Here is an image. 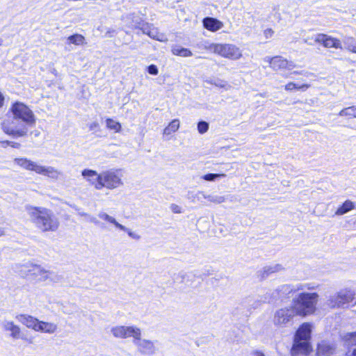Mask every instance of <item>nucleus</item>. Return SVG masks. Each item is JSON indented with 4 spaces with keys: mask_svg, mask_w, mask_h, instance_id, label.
Masks as SVG:
<instances>
[{
    "mask_svg": "<svg viewBox=\"0 0 356 356\" xmlns=\"http://www.w3.org/2000/svg\"><path fill=\"white\" fill-rule=\"evenodd\" d=\"M9 112L13 115L14 118L22 120L26 125L20 129H15L14 120L5 119L1 123L2 131L7 135L15 138L24 137L28 135L27 127H35V117L33 112L25 104L20 102H15L11 104Z\"/></svg>",
    "mask_w": 356,
    "mask_h": 356,
    "instance_id": "nucleus-1",
    "label": "nucleus"
},
{
    "mask_svg": "<svg viewBox=\"0 0 356 356\" xmlns=\"http://www.w3.org/2000/svg\"><path fill=\"white\" fill-rule=\"evenodd\" d=\"M31 221L41 232H55L60 227V222L54 213L46 207H29Z\"/></svg>",
    "mask_w": 356,
    "mask_h": 356,
    "instance_id": "nucleus-2",
    "label": "nucleus"
},
{
    "mask_svg": "<svg viewBox=\"0 0 356 356\" xmlns=\"http://www.w3.org/2000/svg\"><path fill=\"white\" fill-rule=\"evenodd\" d=\"M319 296L316 292H302L292 300L291 307L297 316L305 317L317 310Z\"/></svg>",
    "mask_w": 356,
    "mask_h": 356,
    "instance_id": "nucleus-3",
    "label": "nucleus"
},
{
    "mask_svg": "<svg viewBox=\"0 0 356 356\" xmlns=\"http://www.w3.org/2000/svg\"><path fill=\"white\" fill-rule=\"evenodd\" d=\"M17 273L22 279L33 278L36 282H44L50 277L51 272L45 270L40 265L26 263L18 267Z\"/></svg>",
    "mask_w": 356,
    "mask_h": 356,
    "instance_id": "nucleus-4",
    "label": "nucleus"
},
{
    "mask_svg": "<svg viewBox=\"0 0 356 356\" xmlns=\"http://www.w3.org/2000/svg\"><path fill=\"white\" fill-rule=\"evenodd\" d=\"M122 184L121 177L118 171L107 170L99 174L98 181L94 183L93 186L97 190H101L103 188L114 189Z\"/></svg>",
    "mask_w": 356,
    "mask_h": 356,
    "instance_id": "nucleus-5",
    "label": "nucleus"
},
{
    "mask_svg": "<svg viewBox=\"0 0 356 356\" xmlns=\"http://www.w3.org/2000/svg\"><path fill=\"white\" fill-rule=\"evenodd\" d=\"M14 162L20 168L29 171H33L39 175L47 177H54L58 172L56 169L52 167H45L39 165L35 162L25 157L15 158Z\"/></svg>",
    "mask_w": 356,
    "mask_h": 356,
    "instance_id": "nucleus-6",
    "label": "nucleus"
},
{
    "mask_svg": "<svg viewBox=\"0 0 356 356\" xmlns=\"http://www.w3.org/2000/svg\"><path fill=\"white\" fill-rule=\"evenodd\" d=\"M209 47L213 53L230 60H237L242 56L239 48L232 44L213 43Z\"/></svg>",
    "mask_w": 356,
    "mask_h": 356,
    "instance_id": "nucleus-7",
    "label": "nucleus"
},
{
    "mask_svg": "<svg viewBox=\"0 0 356 356\" xmlns=\"http://www.w3.org/2000/svg\"><path fill=\"white\" fill-rule=\"evenodd\" d=\"M311 337L312 324L308 322L303 323L300 325L295 333L291 347H294L297 345H305L308 347L309 350L313 351V347L310 343Z\"/></svg>",
    "mask_w": 356,
    "mask_h": 356,
    "instance_id": "nucleus-8",
    "label": "nucleus"
},
{
    "mask_svg": "<svg viewBox=\"0 0 356 356\" xmlns=\"http://www.w3.org/2000/svg\"><path fill=\"white\" fill-rule=\"evenodd\" d=\"M297 316L292 307H282L275 311L273 317V323L277 327H285Z\"/></svg>",
    "mask_w": 356,
    "mask_h": 356,
    "instance_id": "nucleus-9",
    "label": "nucleus"
},
{
    "mask_svg": "<svg viewBox=\"0 0 356 356\" xmlns=\"http://www.w3.org/2000/svg\"><path fill=\"white\" fill-rule=\"evenodd\" d=\"M265 61L268 63V67L274 72L291 70L295 67L292 62L280 55L266 57Z\"/></svg>",
    "mask_w": 356,
    "mask_h": 356,
    "instance_id": "nucleus-10",
    "label": "nucleus"
},
{
    "mask_svg": "<svg viewBox=\"0 0 356 356\" xmlns=\"http://www.w3.org/2000/svg\"><path fill=\"white\" fill-rule=\"evenodd\" d=\"M111 332L116 338L126 339L132 337L135 340H140V330L136 327L115 326L111 329Z\"/></svg>",
    "mask_w": 356,
    "mask_h": 356,
    "instance_id": "nucleus-11",
    "label": "nucleus"
},
{
    "mask_svg": "<svg viewBox=\"0 0 356 356\" xmlns=\"http://www.w3.org/2000/svg\"><path fill=\"white\" fill-rule=\"evenodd\" d=\"M314 42L326 49H342V43L340 39L325 33H317L315 35Z\"/></svg>",
    "mask_w": 356,
    "mask_h": 356,
    "instance_id": "nucleus-12",
    "label": "nucleus"
},
{
    "mask_svg": "<svg viewBox=\"0 0 356 356\" xmlns=\"http://www.w3.org/2000/svg\"><path fill=\"white\" fill-rule=\"evenodd\" d=\"M5 330L10 332V337L13 339L21 338L27 344H32L33 343V338H28L21 335V328L18 325H15L13 321L6 323L5 325Z\"/></svg>",
    "mask_w": 356,
    "mask_h": 356,
    "instance_id": "nucleus-13",
    "label": "nucleus"
},
{
    "mask_svg": "<svg viewBox=\"0 0 356 356\" xmlns=\"http://www.w3.org/2000/svg\"><path fill=\"white\" fill-rule=\"evenodd\" d=\"M336 347L326 341L318 343L316 348V356H330L335 352Z\"/></svg>",
    "mask_w": 356,
    "mask_h": 356,
    "instance_id": "nucleus-14",
    "label": "nucleus"
},
{
    "mask_svg": "<svg viewBox=\"0 0 356 356\" xmlns=\"http://www.w3.org/2000/svg\"><path fill=\"white\" fill-rule=\"evenodd\" d=\"M16 318L26 327L36 332L40 321L37 318L29 314H21L17 315Z\"/></svg>",
    "mask_w": 356,
    "mask_h": 356,
    "instance_id": "nucleus-15",
    "label": "nucleus"
},
{
    "mask_svg": "<svg viewBox=\"0 0 356 356\" xmlns=\"http://www.w3.org/2000/svg\"><path fill=\"white\" fill-rule=\"evenodd\" d=\"M203 27L211 32H216L221 29L224 24L220 20L211 17H206L202 19Z\"/></svg>",
    "mask_w": 356,
    "mask_h": 356,
    "instance_id": "nucleus-16",
    "label": "nucleus"
},
{
    "mask_svg": "<svg viewBox=\"0 0 356 356\" xmlns=\"http://www.w3.org/2000/svg\"><path fill=\"white\" fill-rule=\"evenodd\" d=\"M348 302V297L343 293H337L331 296L327 302V307L330 309L339 308Z\"/></svg>",
    "mask_w": 356,
    "mask_h": 356,
    "instance_id": "nucleus-17",
    "label": "nucleus"
},
{
    "mask_svg": "<svg viewBox=\"0 0 356 356\" xmlns=\"http://www.w3.org/2000/svg\"><path fill=\"white\" fill-rule=\"evenodd\" d=\"M347 343L346 356H356V331L348 333L346 336Z\"/></svg>",
    "mask_w": 356,
    "mask_h": 356,
    "instance_id": "nucleus-18",
    "label": "nucleus"
},
{
    "mask_svg": "<svg viewBox=\"0 0 356 356\" xmlns=\"http://www.w3.org/2000/svg\"><path fill=\"white\" fill-rule=\"evenodd\" d=\"M57 330V325L53 323L39 321L38 326L36 332H45L52 334Z\"/></svg>",
    "mask_w": 356,
    "mask_h": 356,
    "instance_id": "nucleus-19",
    "label": "nucleus"
},
{
    "mask_svg": "<svg viewBox=\"0 0 356 356\" xmlns=\"http://www.w3.org/2000/svg\"><path fill=\"white\" fill-rule=\"evenodd\" d=\"M311 87V84L308 83H302V84H298L293 81H289L284 86V90L288 92L293 90L306 91Z\"/></svg>",
    "mask_w": 356,
    "mask_h": 356,
    "instance_id": "nucleus-20",
    "label": "nucleus"
},
{
    "mask_svg": "<svg viewBox=\"0 0 356 356\" xmlns=\"http://www.w3.org/2000/svg\"><path fill=\"white\" fill-rule=\"evenodd\" d=\"M313 351L309 350L307 346L297 345L291 347L290 350L291 356H308Z\"/></svg>",
    "mask_w": 356,
    "mask_h": 356,
    "instance_id": "nucleus-21",
    "label": "nucleus"
},
{
    "mask_svg": "<svg viewBox=\"0 0 356 356\" xmlns=\"http://www.w3.org/2000/svg\"><path fill=\"white\" fill-rule=\"evenodd\" d=\"M180 127V121L179 119L172 120L163 129V135L170 136L175 133Z\"/></svg>",
    "mask_w": 356,
    "mask_h": 356,
    "instance_id": "nucleus-22",
    "label": "nucleus"
},
{
    "mask_svg": "<svg viewBox=\"0 0 356 356\" xmlns=\"http://www.w3.org/2000/svg\"><path fill=\"white\" fill-rule=\"evenodd\" d=\"M81 175L92 186L94 183L98 181V176L99 175V174H98L97 171L89 169H84L81 172Z\"/></svg>",
    "mask_w": 356,
    "mask_h": 356,
    "instance_id": "nucleus-23",
    "label": "nucleus"
},
{
    "mask_svg": "<svg viewBox=\"0 0 356 356\" xmlns=\"http://www.w3.org/2000/svg\"><path fill=\"white\" fill-rule=\"evenodd\" d=\"M139 351L143 354H151L154 353V344L148 340H143L138 344Z\"/></svg>",
    "mask_w": 356,
    "mask_h": 356,
    "instance_id": "nucleus-24",
    "label": "nucleus"
},
{
    "mask_svg": "<svg viewBox=\"0 0 356 356\" xmlns=\"http://www.w3.org/2000/svg\"><path fill=\"white\" fill-rule=\"evenodd\" d=\"M339 115L348 120L356 118V106L343 108L339 111Z\"/></svg>",
    "mask_w": 356,
    "mask_h": 356,
    "instance_id": "nucleus-25",
    "label": "nucleus"
},
{
    "mask_svg": "<svg viewBox=\"0 0 356 356\" xmlns=\"http://www.w3.org/2000/svg\"><path fill=\"white\" fill-rule=\"evenodd\" d=\"M171 51L173 55L177 56L190 57L193 55L190 49L179 46L173 47Z\"/></svg>",
    "mask_w": 356,
    "mask_h": 356,
    "instance_id": "nucleus-26",
    "label": "nucleus"
},
{
    "mask_svg": "<svg viewBox=\"0 0 356 356\" xmlns=\"http://www.w3.org/2000/svg\"><path fill=\"white\" fill-rule=\"evenodd\" d=\"M354 209V204L350 200H346L336 211L337 215H343Z\"/></svg>",
    "mask_w": 356,
    "mask_h": 356,
    "instance_id": "nucleus-27",
    "label": "nucleus"
},
{
    "mask_svg": "<svg viewBox=\"0 0 356 356\" xmlns=\"http://www.w3.org/2000/svg\"><path fill=\"white\" fill-rule=\"evenodd\" d=\"M68 44L74 45H82L86 43L85 37L79 33L73 34L67 38Z\"/></svg>",
    "mask_w": 356,
    "mask_h": 356,
    "instance_id": "nucleus-28",
    "label": "nucleus"
},
{
    "mask_svg": "<svg viewBox=\"0 0 356 356\" xmlns=\"http://www.w3.org/2000/svg\"><path fill=\"white\" fill-rule=\"evenodd\" d=\"M106 126L108 129L114 131L115 133H119L122 129L121 124L112 118L106 119Z\"/></svg>",
    "mask_w": 356,
    "mask_h": 356,
    "instance_id": "nucleus-29",
    "label": "nucleus"
},
{
    "mask_svg": "<svg viewBox=\"0 0 356 356\" xmlns=\"http://www.w3.org/2000/svg\"><path fill=\"white\" fill-rule=\"evenodd\" d=\"M103 218H104L105 220H106V221H108V222H111V223L113 224L116 227L119 228L120 229H121V230H125V227H124L123 225H122L121 224L118 223V222L115 220V218H113V217H111V216H108V214H104V215L103 216Z\"/></svg>",
    "mask_w": 356,
    "mask_h": 356,
    "instance_id": "nucleus-30",
    "label": "nucleus"
},
{
    "mask_svg": "<svg viewBox=\"0 0 356 356\" xmlns=\"http://www.w3.org/2000/svg\"><path fill=\"white\" fill-rule=\"evenodd\" d=\"M209 129V124L207 122L201 121L197 124V130L200 134H204Z\"/></svg>",
    "mask_w": 356,
    "mask_h": 356,
    "instance_id": "nucleus-31",
    "label": "nucleus"
},
{
    "mask_svg": "<svg viewBox=\"0 0 356 356\" xmlns=\"http://www.w3.org/2000/svg\"><path fill=\"white\" fill-rule=\"evenodd\" d=\"M224 174H214V173H208L203 176V179L206 181H213L216 178L225 177Z\"/></svg>",
    "mask_w": 356,
    "mask_h": 356,
    "instance_id": "nucleus-32",
    "label": "nucleus"
},
{
    "mask_svg": "<svg viewBox=\"0 0 356 356\" xmlns=\"http://www.w3.org/2000/svg\"><path fill=\"white\" fill-rule=\"evenodd\" d=\"M1 146L3 147L10 146L13 148H19L21 146L19 143L12 142V141H9V140H3V141H1Z\"/></svg>",
    "mask_w": 356,
    "mask_h": 356,
    "instance_id": "nucleus-33",
    "label": "nucleus"
},
{
    "mask_svg": "<svg viewBox=\"0 0 356 356\" xmlns=\"http://www.w3.org/2000/svg\"><path fill=\"white\" fill-rule=\"evenodd\" d=\"M147 72L149 74L157 75L159 74V70L156 65L152 64L147 67Z\"/></svg>",
    "mask_w": 356,
    "mask_h": 356,
    "instance_id": "nucleus-34",
    "label": "nucleus"
},
{
    "mask_svg": "<svg viewBox=\"0 0 356 356\" xmlns=\"http://www.w3.org/2000/svg\"><path fill=\"white\" fill-rule=\"evenodd\" d=\"M170 209L174 213H181L182 212L181 208L175 204H172L170 205Z\"/></svg>",
    "mask_w": 356,
    "mask_h": 356,
    "instance_id": "nucleus-35",
    "label": "nucleus"
},
{
    "mask_svg": "<svg viewBox=\"0 0 356 356\" xmlns=\"http://www.w3.org/2000/svg\"><path fill=\"white\" fill-rule=\"evenodd\" d=\"M292 74L293 75H300V74H303L304 76H308L309 75H312V73H309V72H305L303 73V72H300V71H294L292 72Z\"/></svg>",
    "mask_w": 356,
    "mask_h": 356,
    "instance_id": "nucleus-36",
    "label": "nucleus"
},
{
    "mask_svg": "<svg viewBox=\"0 0 356 356\" xmlns=\"http://www.w3.org/2000/svg\"><path fill=\"white\" fill-rule=\"evenodd\" d=\"M348 50L350 51V52L356 54V43L348 45Z\"/></svg>",
    "mask_w": 356,
    "mask_h": 356,
    "instance_id": "nucleus-37",
    "label": "nucleus"
},
{
    "mask_svg": "<svg viewBox=\"0 0 356 356\" xmlns=\"http://www.w3.org/2000/svg\"><path fill=\"white\" fill-rule=\"evenodd\" d=\"M5 103V98L2 92L0 91V109L3 108Z\"/></svg>",
    "mask_w": 356,
    "mask_h": 356,
    "instance_id": "nucleus-38",
    "label": "nucleus"
},
{
    "mask_svg": "<svg viewBox=\"0 0 356 356\" xmlns=\"http://www.w3.org/2000/svg\"><path fill=\"white\" fill-rule=\"evenodd\" d=\"M254 355H256V356H265L264 354L259 351V350H256L254 352Z\"/></svg>",
    "mask_w": 356,
    "mask_h": 356,
    "instance_id": "nucleus-39",
    "label": "nucleus"
},
{
    "mask_svg": "<svg viewBox=\"0 0 356 356\" xmlns=\"http://www.w3.org/2000/svg\"><path fill=\"white\" fill-rule=\"evenodd\" d=\"M5 235V231H4V229L3 228H0V237L3 236Z\"/></svg>",
    "mask_w": 356,
    "mask_h": 356,
    "instance_id": "nucleus-40",
    "label": "nucleus"
},
{
    "mask_svg": "<svg viewBox=\"0 0 356 356\" xmlns=\"http://www.w3.org/2000/svg\"><path fill=\"white\" fill-rule=\"evenodd\" d=\"M98 127V124H97V123H96V122H94V123H92V124L90 125V129H92L93 127Z\"/></svg>",
    "mask_w": 356,
    "mask_h": 356,
    "instance_id": "nucleus-41",
    "label": "nucleus"
},
{
    "mask_svg": "<svg viewBox=\"0 0 356 356\" xmlns=\"http://www.w3.org/2000/svg\"><path fill=\"white\" fill-rule=\"evenodd\" d=\"M302 289H303L302 286H299L297 288L296 291H300V290H302Z\"/></svg>",
    "mask_w": 356,
    "mask_h": 356,
    "instance_id": "nucleus-42",
    "label": "nucleus"
},
{
    "mask_svg": "<svg viewBox=\"0 0 356 356\" xmlns=\"http://www.w3.org/2000/svg\"><path fill=\"white\" fill-rule=\"evenodd\" d=\"M268 31H269V32H270L271 33H273V31H272V29H269V30H268Z\"/></svg>",
    "mask_w": 356,
    "mask_h": 356,
    "instance_id": "nucleus-43",
    "label": "nucleus"
},
{
    "mask_svg": "<svg viewBox=\"0 0 356 356\" xmlns=\"http://www.w3.org/2000/svg\"><path fill=\"white\" fill-rule=\"evenodd\" d=\"M1 44V40H0V45Z\"/></svg>",
    "mask_w": 356,
    "mask_h": 356,
    "instance_id": "nucleus-44",
    "label": "nucleus"
}]
</instances>
